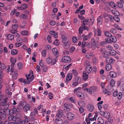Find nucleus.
Listing matches in <instances>:
<instances>
[{
  "instance_id": "nucleus-55",
  "label": "nucleus",
  "mask_w": 124,
  "mask_h": 124,
  "mask_svg": "<svg viewBox=\"0 0 124 124\" xmlns=\"http://www.w3.org/2000/svg\"><path fill=\"white\" fill-rule=\"evenodd\" d=\"M110 32L112 33L115 34L116 32V30L115 29L112 28L110 29Z\"/></svg>"
},
{
  "instance_id": "nucleus-62",
  "label": "nucleus",
  "mask_w": 124,
  "mask_h": 124,
  "mask_svg": "<svg viewBox=\"0 0 124 124\" xmlns=\"http://www.w3.org/2000/svg\"><path fill=\"white\" fill-rule=\"evenodd\" d=\"M84 30L82 26L81 27H79V33L81 34L82 33H83V31Z\"/></svg>"
},
{
  "instance_id": "nucleus-21",
  "label": "nucleus",
  "mask_w": 124,
  "mask_h": 124,
  "mask_svg": "<svg viewBox=\"0 0 124 124\" xmlns=\"http://www.w3.org/2000/svg\"><path fill=\"white\" fill-rule=\"evenodd\" d=\"M61 37L62 38V42L63 43L68 42L67 37L65 35H61Z\"/></svg>"
},
{
  "instance_id": "nucleus-8",
  "label": "nucleus",
  "mask_w": 124,
  "mask_h": 124,
  "mask_svg": "<svg viewBox=\"0 0 124 124\" xmlns=\"http://www.w3.org/2000/svg\"><path fill=\"white\" fill-rule=\"evenodd\" d=\"M64 106V110H65L67 112L70 111V108L72 107L71 104L67 103L65 104Z\"/></svg>"
},
{
  "instance_id": "nucleus-30",
  "label": "nucleus",
  "mask_w": 124,
  "mask_h": 124,
  "mask_svg": "<svg viewBox=\"0 0 124 124\" xmlns=\"http://www.w3.org/2000/svg\"><path fill=\"white\" fill-rule=\"evenodd\" d=\"M52 51L53 53L55 55H56L58 54V51L56 48H53Z\"/></svg>"
},
{
  "instance_id": "nucleus-18",
  "label": "nucleus",
  "mask_w": 124,
  "mask_h": 124,
  "mask_svg": "<svg viewBox=\"0 0 124 124\" xmlns=\"http://www.w3.org/2000/svg\"><path fill=\"white\" fill-rule=\"evenodd\" d=\"M102 16H100L98 17L97 21V23L98 24L100 25L102 24Z\"/></svg>"
},
{
  "instance_id": "nucleus-5",
  "label": "nucleus",
  "mask_w": 124,
  "mask_h": 124,
  "mask_svg": "<svg viewBox=\"0 0 124 124\" xmlns=\"http://www.w3.org/2000/svg\"><path fill=\"white\" fill-rule=\"evenodd\" d=\"M94 35L95 36H101L102 34V31L101 29L99 28H97L96 29L94 30Z\"/></svg>"
},
{
  "instance_id": "nucleus-1",
  "label": "nucleus",
  "mask_w": 124,
  "mask_h": 124,
  "mask_svg": "<svg viewBox=\"0 0 124 124\" xmlns=\"http://www.w3.org/2000/svg\"><path fill=\"white\" fill-rule=\"evenodd\" d=\"M21 105L23 108L24 110L26 111L29 110L31 107V106L28 104H27V103L25 101L22 102L21 104Z\"/></svg>"
},
{
  "instance_id": "nucleus-52",
  "label": "nucleus",
  "mask_w": 124,
  "mask_h": 124,
  "mask_svg": "<svg viewBox=\"0 0 124 124\" xmlns=\"http://www.w3.org/2000/svg\"><path fill=\"white\" fill-rule=\"evenodd\" d=\"M122 93L121 92L119 93L117 96L118 99L119 100H120L122 98Z\"/></svg>"
},
{
  "instance_id": "nucleus-64",
  "label": "nucleus",
  "mask_w": 124,
  "mask_h": 124,
  "mask_svg": "<svg viewBox=\"0 0 124 124\" xmlns=\"http://www.w3.org/2000/svg\"><path fill=\"white\" fill-rule=\"evenodd\" d=\"M85 121L87 122V124H90V118H87L86 119Z\"/></svg>"
},
{
  "instance_id": "nucleus-26",
  "label": "nucleus",
  "mask_w": 124,
  "mask_h": 124,
  "mask_svg": "<svg viewBox=\"0 0 124 124\" xmlns=\"http://www.w3.org/2000/svg\"><path fill=\"white\" fill-rule=\"evenodd\" d=\"M92 34H89L85 36L83 39L84 41H85L88 40L89 38H90Z\"/></svg>"
},
{
  "instance_id": "nucleus-27",
  "label": "nucleus",
  "mask_w": 124,
  "mask_h": 124,
  "mask_svg": "<svg viewBox=\"0 0 124 124\" xmlns=\"http://www.w3.org/2000/svg\"><path fill=\"white\" fill-rule=\"evenodd\" d=\"M112 68V66L110 64H108L105 66V68L107 70L109 71Z\"/></svg>"
},
{
  "instance_id": "nucleus-40",
  "label": "nucleus",
  "mask_w": 124,
  "mask_h": 124,
  "mask_svg": "<svg viewBox=\"0 0 124 124\" xmlns=\"http://www.w3.org/2000/svg\"><path fill=\"white\" fill-rule=\"evenodd\" d=\"M109 53L110 55H114L116 54V52L114 50H110L109 51Z\"/></svg>"
},
{
  "instance_id": "nucleus-44",
  "label": "nucleus",
  "mask_w": 124,
  "mask_h": 124,
  "mask_svg": "<svg viewBox=\"0 0 124 124\" xmlns=\"http://www.w3.org/2000/svg\"><path fill=\"white\" fill-rule=\"evenodd\" d=\"M115 81L114 80L112 79L110 82V85L112 86H113L115 85Z\"/></svg>"
},
{
  "instance_id": "nucleus-49",
  "label": "nucleus",
  "mask_w": 124,
  "mask_h": 124,
  "mask_svg": "<svg viewBox=\"0 0 124 124\" xmlns=\"http://www.w3.org/2000/svg\"><path fill=\"white\" fill-rule=\"evenodd\" d=\"M28 34V32L26 31H24L21 32V34L23 35H26Z\"/></svg>"
},
{
  "instance_id": "nucleus-4",
  "label": "nucleus",
  "mask_w": 124,
  "mask_h": 124,
  "mask_svg": "<svg viewBox=\"0 0 124 124\" xmlns=\"http://www.w3.org/2000/svg\"><path fill=\"white\" fill-rule=\"evenodd\" d=\"M71 59L69 56H64L61 59L62 62L64 63H69L71 62Z\"/></svg>"
},
{
  "instance_id": "nucleus-10",
  "label": "nucleus",
  "mask_w": 124,
  "mask_h": 124,
  "mask_svg": "<svg viewBox=\"0 0 124 124\" xmlns=\"http://www.w3.org/2000/svg\"><path fill=\"white\" fill-rule=\"evenodd\" d=\"M7 98H5V99H2L0 101V106H5L6 105H7ZM2 108V107H1Z\"/></svg>"
},
{
  "instance_id": "nucleus-16",
  "label": "nucleus",
  "mask_w": 124,
  "mask_h": 124,
  "mask_svg": "<svg viewBox=\"0 0 124 124\" xmlns=\"http://www.w3.org/2000/svg\"><path fill=\"white\" fill-rule=\"evenodd\" d=\"M76 95L80 99H82L84 98V95L81 92H78L76 93Z\"/></svg>"
},
{
  "instance_id": "nucleus-37",
  "label": "nucleus",
  "mask_w": 124,
  "mask_h": 124,
  "mask_svg": "<svg viewBox=\"0 0 124 124\" xmlns=\"http://www.w3.org/2000/svg\"><path fill=\"white\" fill-rule=\"evenodd\" d=\"M78 105L81 107H84L85 106V104L83 101H79L78 102Z\"/></svg>"
},
{
  "instance_id": "nucleus-48",
  "label": "nucleus",
  "mask_w": 124,
  "mask_h": 124,
  "mask_svg": "<svg viewBox=\"0 0 124 124\" xmlns=\"http://www.w3.org/2000/svg\"><path fill=\"white\" fill-rule=\"evenodd\" d=\"M12 27L13 29L16 30L18 27L19 26L17 24H15L13 25L12 26Z\"/></svg>"
},
{
  "instance_id": "nucleus-51",
  "label": "nucleus",
  "mask_w": 124,
  "mask_h": 124,
  "mask_svg": "<svg viewBox=\"0 0 124 124\" xmlns=\"http://www.w3.org/2000/svg\"><path fill=\"white\" fill-rule=\"evenodd\" d=\"M17 66L18 68L19 69H21L23 67V64L22 63L20 62H19L17 64Z\"/></svg>"
},
{
  "instance_id": "nucleus-46",
  "label": "nucleus",
  "mask_w": 124,
  "mask_h": 124,
  "mask_svg": "<svg viewBox=\"0 0 124 124\" xmlns=\"http://www.w3.org/2000/svg\"><path fill=\"white\" fill-rule=\"evenodd\" d=\"M110 115V113L108 111H106L104 113V116L106 118H108Z\"/></svg>"
},
{
  "instance_id": "nucleus-33",
  "label": "nucleus",
  "mask_w": 124,
  "mask_h": 124,
  "mask_svg": "<svg viewBox=\"0 0 124 124\" xmlns=\"http://www.w3.org/2000/svg\"><path fill=\"white\" fill-rule=\"evenodd\" d=\"M18 81L22 82H23L24 83L26 84L27 83L28 84V82H27L25 79L23 78H20L18 79Z\"/></svg>"
},
{
  "instance_id": "nucleus-47",
  "label": "nucleus",
  "mask_w": 124,
  "mask_h": 124,
  "mask_svg": "<svg viewBox=\"0 0 124 124\" xmlns=\"http://www.w3.org/2000/svg\"><path fill=\"white\" fill-rule=\"evenodd\" d=\"M72 73L75 76H77L78 74L77 71L76 70L73 69L72 70Z\"/></svg>"
},
{
  "instance_id": "nucleus-45",
  "label": "nucleus",
  "mask_w": 124,
  "mask_h": 124,
  "mask_svg": "<svg viewBox=\"0 0 124 124\" xmlns=\"http://www.w3.org/2000/svg\"><path fill=\"white\" fill-rule=\"evenodd\" d=\"M18 51L16 50L13 49L11 51V54L13 55H15L17 54Z\"/></svg>"
},
{
  "instance_id": "nucleus-3",
  "label": "nucleus",
  "mask_w": 124,
  "mask_h": 124,
  "mask_svg": "<svg viewBox=\"0 0 124 124\" xmlns=\"http://www.w3.org/2000/svg\"><path fill=\"white\" fill-rule=\"evenodd\" d=\"M6 113L3 108L0 106V120L4 119L5 117V114Z\"/></svg>"
},
{
  "instance_id": "nucleus-36",
  "label": "nucleus",
  "mask_w": 124,
  "mask_h": 124,
  "mask_svg": "<svg viewBox=\"0 0 124 124\" xmlns=\"http://www.w3.org/2000/svg\"><path fill=\"white\" fill-rule=\"evenodd\" d=\"M14 36L11 34H9L7 36V38L9 40H12L14 39Z\"/></svg>"
},
{
  "instance_id": "nucleus-38",
  "label": "nucleus",
  "mask_w": 124,
  "mask_h": 124,
  "mask_svg": "<svg viewBox=\"0 0 124 124\" xmlns=\"http://www.w3.org/2000/svg\"><path fill=\"white\" fill-rule=\"evenodd\" d=\"M109 5L112 8H115L116 7V6L115 3L114 2L111 1L110 2Z\"/></svg>"
},
{
  "instance_id": "nucleus-57",
  "label": "nucleus",
  "mask_w": 124,
  "mask_h": 124,
  "mask_svg": "<svg viewBox=\"0 0 124 124\" xmlns=\"http://www.w3.org/2000/svg\"><path fill=\"white\" fill-rule=\"evenodd\" d=\"M27 7V5L26 4H23L21 5V8H22L23 10L26 9Z\"/></svg>"
},
{
  "instance_id": "nucleus-59",
  "label": "nucleus",
  "mask_w": 124,
  "mask_h": 124,
  "mask_svg": "<svg viewBox=\"0 0 124 124\" xmlns=\"http://www.w3.org/2000/svg\"><path fill=\"white\" fill-rule=\"evenodd\" d=\"M48 97L49 99L50 100H52L53 99V96L52 93H48Z\"/></svg>"
},
{
  "instance_id": "nucleus-41",
  "label": "nucleus",
  "mask_w": 124,
  "mask_h": 124,
  "mask_svg": "<svg viewBox=\"0 0 124 124\" xmlns=\"http://www.w3.org/2000/svg\"><path fill=\"white\" fill-rule=\"evenodd\" d=\"M98 122L101 124L104 123V121L103 119L101 117H99L98 118Z\"/></svg>"
},
{
  "instance_id": "nucleus-23",
  "label": "nucleus",
  "mask_w": 124,
  "mask_h": 124,
  "mask_svg": "<svg viewBox=\"0 0 124 124\" xmlns=\"http://www.w3.org/2000/svg\"><path fill=\"white\" fill-rule=\"evenodd\" d=\"M94 108L93 106L92 105H89L87 108V110L91 112L93 111Z\"/></svg>"
},
{
  "instance_id": "nucleus-34",
  "label": "nucleus",
  "mask_w": 124,
  "mask_h": 124,
  "mask_svg": "<svg viewBox=\"0 0 124 124\" xmlns=\"http://www.w3.org/2000/svg\"><path fill=\"white\" fill-rule=\"evenodd\" d=\"M19 17L21 19H25L27 18V16L24 14H22L20 15Z\"/></svg>"
},
{
  "instance_id": "nucleus-15",
  "label": "nucleus",
  "mask_w": 124,
  "mask_h": 124,
  "mask_svg": "<svg viewBox=\"0 0 124 124\" xmlns=\"http://www.w3.org/2000/svg\"><path fill=\"white\" fill-rule=\"evenodd\" d=\"M57 116L59 117H61L64 116L63 112V111L61 110H58V113L56 115Z\"/></svg>"
},
{
  "instance_id": "nucleus-29",
  "label": "nucleus",
  "mask_w": 124,
  "mask_h": 124,
  "mask_svg": "<svg viewBox=\"0 0 124 124\" xmlns=\"http://www.w3.org/2000/svg\"><path fill=\"white\" fill-rule=\"evenodd\" d=\"M118 16L115 15L113 18V19L117 22H119L120 21V18Z\"/></svg>"
},
{
  "instance_id": "nucleus-11",
  "label": "nucleus",
  "mask_w": 124,
  "mask_h": 124,
  "mask_svg": "<svg viewBox=\"0 0 124 124\" xmlns=\"http://www.w3.org/2000/svg\"><path fill=\"white\" fill-rule=\"evenodd\" d=\"M10 61L12 63L10 66L11 69H13L14 66L15 64V63L16 62V60L15 58L12 57L10 58Z\"/></svg>"
},
{
  "instance_id": "nucleus-22",
  "label": "nucleus",
  "mask_w": 124,
  "mask_h": 124,
  "mask_svg": "<svg viewBox=\"0 0 124 124\" xmlns=\"http://www.w3.org/2000/svg\"><path fill=\"white\" fill-rule=\"evenodd\" d=\"M54 122L56 124H62V119L60 118L55 119Z\"/></svg>"
},
{
  "instance_id": "nucleus-6",
  "label": "nucleus",
  "mask_w": 124,
  "mask_h": 124,
  "mask_svg": "<svg viewBox=\"0 0 124 124\" xmlns=\"http://www.w3.org/2000/svg\"><path fill=\"white\" fill-rule=\"evenodd\" d=\"M10 71L12 75L13 79L15 80L16 79L17 77V74L16 71H14L13 69H10Z\"/></svg>"
},
{
  "instance_id": "nucleus-7",
  "label": "nucleus",
  "mask_w": 124,
  "mask_h": 124,
  "mask_svg": "<svg viewBox=\"0 0 124 124\" xmlns=\"http://www.w3.org/2000/svg\"><path fill=\"white\" fill-rule=\"evenodd\" d=\"M92 66L90 64H88L86 66L85 70L88 73L90 74L91 73L92 71Z\"/></svg>"
},
{
  "instance_id": "nucleus-53",
  "label": "nucleus",
  "mask_w": 124,
  "mask_h": 124,
  "mask_svg": "<svg viewBox=\"0 0 124 124\" xmlns=\"http://www.w3.org/2000/svg\"><path fill=\"white\" fill-rule=\"evenodd\" d=\"M53 44L56 46H58L60 42L59 40L58 39H56L53 42Z\"/></svg>"
},
{
  "instance_id": "nucleus-12",
  "label": "nucleus",
  "mask_w": 124,
  "mask_h": 124,
  "mask_svg": "<svg viewBox=\"0 0 124 124\" xmlns=\"http://www.w3.org/2000/svg\"><path fill=\"white\" fill-rule=\"evenodd\" d=\"M67 116L68 119L70 120H71L74 118V115L71 113H68Z\"/></svg>"
},
{
  "instance_id": "nucleus-17",
  "label": "nucleus",
  "mask_w": 124,
  "mask_h": 124,
  "mask_svg": "<svg viewBox=\"0 0 124 124\" xmlns=\"http://www.w3.org/2000/svg\"><path fill=\"white\" fill-rule=\"evenodd\" d=\"M98 51H99L101 54H103V57H106L105 56V53L106 52V50L104 48H100L99 49Z\"/></svg>"
},
{
  "instance_id": "nucleus-39",
  "label": "nucleus",
  "mask_w": 124,
  "mask_h": 124,
  "mask_svg": "<svg viewBox=\"0 0 124 124\" xmlns=\"http://www.w3.org/2000/svg\"><path fill=\"white\" fill-rule=\"evenodd\" d=\"M84 90L85 91H86V92L90 94H92V93L93 92L92 90L91 89V88H86V89H84Z\"/></svg>"
},
{
  "instance_id": "nucleus-28",
  "label": "nucleus",
  "mask_w": 124,
  "mask_h": 124,
  "mask_svg": "<svg viewBox=\"0 0 124 124\" xmlns=\"http://www.w3.org/2000/svg\"><path fill=\"white\" fill-rule=\"evenodd\" d=\"M104 33L107 37L110 38L112 37L111 34L108 31H105Z\"/></svg>"
},
{
  "instance_id": "nucleus-35",
  "label": "nucleus",
  "mask_w": 124,
  "mask_h": 124,
  "mask_svg": "<svg viewBox=\"0 0 124 124\" xmlns=\"http://www.w3.org/2000/svg\"><path fill=\"white\" fill-rule=\"evenodd\" d=\"M117 6L120 8H123V5L122 3L121 2L118 1L116 4Z\"/></svg>"
},
{
  "instance_id": "nucleus-25",
  "label": "nucleus",
  "mask_w": 124,
  "mask_h": 124,
  "mask_svg": "<svg viewBox=\"0 0 124 124\" xmlns=\"http://www.w3.org/2000/svg\"><path fill=\"white\" fill-rule=\"evenodd\" d=\"M111 12L112 14L115 15L116 16H119L120 15L119 12L115 9L112 10Z\"/></svg>"
},
{
  "instance_id": "nucleus-42",
  "label": "nucleus",
  "mask_w": 124,
  "mask_h": 124,
  "mask_svg": "<svg viewBox=\"0 0 124 124\" xmlns=\"http://www.w3.org/2000/svg\"><path fill=\"white\" fill-rule=\"evenodd\" d=\"M110 39H111L112 43L113 42L116 43L117 41V39L115 37L113 36Z\"/></svg>"
},
{
  "instance_id": "nucleus-24",
  "label": "nucleus",
  "mask_w": 124,
  "mask_h": 124,
  "mask_svg": "<svg viewBox=\"0 0 124 124\" xmlns=\"http://www.w3.org/2000/svg\"><path fill=\"white\" fill-rule=\"evenodd\" d=\"M109 75L111 78H114L116 76V74L115 72L111 71L110 72Z\"/></svg>"
},
{
  "instance_id": "nucleus-50",
  "label": "nucleus",
  "mask_w": 124,
  "mask_h": 124,
  "mask_svg": "<svg viewBox=\"0 0 124 124\" xmlns=\"http://www.w3.org/2000/svg\"><path fill=\"white\" fill-rule=\"evenodd\" d=\"M105 41L106 42V43H112L111 39L106 38L105 39Z\"/></svg>"
},
{
  "instance_id": "nucleus-9",
  "label": "nucleus",
  "mask_w": 124,
  "mask_h": 124,
  "mask_svg": "<svg viewBox=\"0 0 124 124\" xmlns=\"http://www.w3.org/2000/svg\"><path fill=\"white\" fill-rule=\"evenodd\" d=\"M91 42L92 43L91 48L93 49L94 50L95 48L96 42L95 39L94 38H92L91 39Z\"/></svg>"
},
{
  "instance_id": "nucleus-20",
  "label": "nucleus",
  "mask_w": 124,
  "mask_h": 124,
  "mask_svg": "<svg viewBox=\"0 0 124 124\" xmlns=\"http://www.w3.org/2000/svg\"><path fill=\"white\" fill-rule=\"evenodd\" d=\"M16 119V116H14L13 115L10 116L8 117V120L9 121H15Z\"/></svg>"
},
{
  "instance_id": "nucleus-19",
  "label": "nucleus",
  "mask_w": 124,
  "mask_h": 124,
  "mask_svg": "<svg viewBox=\"0 0 124 124\" xmlns=\"http://www.w3.org/2000/svg\"><path fill=\"white\" fill-rule=\"evenodd\" d=\"M72 78V75L71 73H68L67 75L66 80L67 81H70Z\"/></svg>"
},
{
  "instance_id": "nucleus-56",
  "label": "nucleus",
  "mask_w": 124,
  "mask_h": 124,
  "mask_svg": "<svg viewBox=\"0 0 124 124\" xmlns=\"http://www.w3.org/2000/svg\"><path fill=\"white\" fill-rule=\"evenodd\" d=\"M88 23V19H85L83 22V25H85L87 24Z\"/></svg>"
},
{
  "instance_id": "nucleus-54",
  "label": "nucleus",
  "mask_w": 124,
  "mask_h": 124,
  "mask_svg": "<svg viewBox=\"0 0 124 124\" xmlns=\"http://www.w3.org/2000/svg\"><path fill=\"white\" fill-rule=\"evenodd\" d=\"M7 88L10 91V92H12L14 91V88H11V86L9 85H8L7 87Z\"/></svg>"
},
{
  "instance_id": "nucleus-14",
  "label": "nucleus",
  "mask_w": 124,
  "mask_h": 124,
  "mask_svg": "<svg viewBox=\"0 0 124 124\" xmlns=\"http://www.w3.org/2000/svg\"><path fill=\"white\" fill-rule=\"evenodd\" d=\"M106 62L108 63H111L115 62L114 59L113 58L110 57L106 58Z\"/></svg>"
},
{
  "instance_id": "nucleus-58",
  "label": "nucleus",
  "mask_w": 124,
  "mask_h": 124,
  "mask_svg": "<svg viewBox=\"0 0 124 124\" xmlns=\"http://www.w3.org/2000/svg\"><path fill=\"white\" fill-rule=\"evenodd\" d=\"M94 22V18H92L90 19V20L89 21V23L91 25H92Z\"/></svg>"
},
{
  "instance_id": "nucleus-61",
  "label": "nucleus",
  "mask_w": 124,
  "mask_h": 124,
  "mask_svg": "<svg viewBox=\"0 0 124 124\" xmlns=\"http://www.w3.org/2000/svg\"><path fill=\"white\" fill-rule=\"evenodd\" d=\"M78 83L77 82L75 81V82H73L72 83V86L75 87L78 85Z\"/></svg>"
},
{
  "instance_id": "nucleus-2",
  "label": "nucleus",
  "mask_w": 124,
  "mask_h": 124,
  "mask_svg": "<svg viewBox=\"0 0 124 124\" xmlns=\"http://www.w3.org/2000/svg\"><path fill=\"white\" fill-rule=\"evenodd\" d=\"M30 73L26 75V77L27 79L28 80V84H30V82H31L33 80V72L32 71H30Z\"/></svg>"
},
{
  "instance_id": "nucleus-13",
  "label": "nucleus",
  "mask_w": 124,
  "mask_h": 124,
  "mask_svg": "<svg viewBox=\"0 0 124 124\" xmlns=\"http://www.w3.org/2000/svg\"><path fill=\"white\" fill-rule=\"evenodd\" d=\"M89 77V75L86 72V71H84L83 72V79L85 81L87 80Z\"/></svg>"
},
{
  "instance_id": "nucleus-63",
  "label": "nucleus",
  "mask_w": 124,
  "mask_h": 124,
  "mask_svg": "<svg viewBox=\"0 0 124 124\" xmlns=\"http://www.w3.org/2000/svg\"><path fill=\"white\" fill-rule=\"evenodd\" d=\"M76 81L77 82L78 84L81 81V78L78 77H77L76 78Z\"/></svg>"
},
{
  "instance_id": "nucleus-31",
  "label": "nucleus",
  "mask_w": 124,
  "mask_h": 124,
  "mask_svg": "<svg viewBox=\"0 0 124 124\" xmlns=\"http://www.w3.org/2000/svg\"><path fill=\"white\" fill-rule=\"evenodd\" d=\"M68 42H66L63 43L64 48L65 49H67L68 48L70 47L69 44L68 43Z\"/></svg>"
},
{
  "instance_id": "nucleus-60",
  "label": "nucleus",
  "mask_w": 124,
  "mask_h": 124,
  "mask_svg": "<svg viewBox=\"0 0 124 124\" xmlns=\"http://www.w3.org/2000/svg\"><path fill=\"white\" fill-rule=\"evenodd\" d=\"M48 70V68L47 67L44 66H43L42 69V70L43 71L45 72H46Z\"/></svg>"
},
{
  "instance_id": "nucleus-43",
  "label": "nucleus",
  "mask_w": 124,
  "mask_h": 124,
  "mask_svg": "<svg viewBox=\"0 0 124 124\" xmlns=\"http://www.w3.org/2000/svg\"><path fill=\"white\" fill-rule=\"evenodd\" d=\"M90 88L92 90V92H94L96 91L97 88L95 86H93L90 87Z\"/></svg>"
},
{
  "instance_id": "nucleus-32",
  "label": "nucleus",
  "mask_w": 124,
  "mask_h": 124,
  "mask_svg": "<svg viewBox=\"0 0 124 124\" xmlns=\"http://www.w3.org/2000/svg\"><path fill=\"white\" fill-rule=\"evenodd\" d=\"M52 59L50 57H48L46 59V63L48 64L52 63Z\"/></svg>"
}]
</instances>
